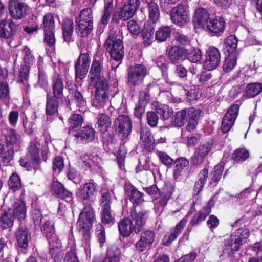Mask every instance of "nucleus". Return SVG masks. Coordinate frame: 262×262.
I'll return each mask as SVG.
<instances>
[{
  "label": "nucleus",
  "mask_w": 262,
  "mask_h": 262,
  "mask_svg": "<svg viewBox=\"0 0 262 262\" xmlns=\"http://www.w3.org/2000/svg\"><path fill=\"white\" fill-rule=\"evenodd\" d=\"M103 57L102 55H96L94 57L91 64L89 73L92 78H96L98 81L105 80L101 77V72L103 69Z\"/></svg>",
  "instance_id": "a878e982"
},
{
  "label": "nucleus",
  "mask_w": 262,
  "mask_h": 262,
  "mask_svg": "<svg viewBox=\"0 0 262 262\" xmlns=\"http://www.w3.org/2000/svg\"><path fill=\"white\" fill-rule=\"evenodd\" d=\"M75 21L78 36L80 37L87 36L93 28V15L91 8H86L80 11Z\"/></svg>",
  "instance_id": "423d86ee"
},
{
  "label": "nucleus",
  "mask_w": 262,
  "mask_h": 262,
  "mask_svg": "<svg viewBox=\"0 0 262 262\" xmlns=\"http://www.w3.org/2000/svg\"><path fill=\"white\" fill-rule=\"evenodd\" d=\"M95 96L92 101V105L98 108H104L109 103V97L111 94L110 88L106 80H101L96 83Z\"/></svg>",
  "instance_id": "6e6552de"
},
{
  "label": "nucleus",
  "mask_w": 262,
  "mask_h": 262,
  "mask_svg": "<svg viewBox=\"0 0 262 262\" xmlns=\"http://www.w3.org/2000/svg\"><path fill=\"white\" fill-rule=\"evenodd\" d=\"M41 27L43 29L44 32L55 30V21L52 13H47L44 15Z\"/></svg>",
  "instance_id": "6e6d98bb"
},
{
  "label": "nucleus",
  "mask_w": 262,
  "mask_h": 262,
  "mask_svg": "<svg viewBox=\"0 0 262 262\" xmlns=\"http://www.w3.org/2000/svg\"><path fill=\"white\" fill-rule=\"evenodd\" d=\"M147 4L149 19L153 23H156L160 18V12L159 8L155 0H145Z\"/></svg>",
  "instance_id": "e433bc0d"
},
{
  "label": "nucleus",
  "mask_w": 262,
  "mask_h": 262,
  "mask_svg": "<svg viewBox=\"0 0 262 262\" xmlns=\"http://www.w3.org/2000/svg\"><path fill=\"white\" fill-rule=\"evenodd\" d=\"M155 233L152 230H146L141 234L140 240L136 243V248L138 252H144L154 241Z\"/></svg>",
  "instance_id": "5701e85b"
},
{
  "label": "nucleus",
  "mask_w": 262,
  "mask_h": 262,
  "mask_svg": "<svg viewBox=\"0 0 262 262\" xmlns=\"http://www.w3.org/2000/svg\"><path fill=\"white\" fill-rule=\"evenodd\" d=\"M238 40L235 35L228 36L224 41L225 49L228 54H236L239 53L237 50Z\"/></svg>",
  "instance_id": "c03bdc74"
},
{
  "label": "nucleus",
  "mask_w": 262,
  "mask_h": 262,
  "mask_svg": "<svg viewBox=\"0 0 262 262\" xmlns=\"http://www.w3.org/2000/svg\"><path fill=\"white\" fill-rule=\"evenodd\" d=\"M74 137V140L77 143H88L95 139L96 132L91 126H84L75 132Z\"/></svg>",
  "instance_id": "a211bd4d"
},
{
  "label": "nucleus",
  "mask_w": 262,
  "mask_h": 262,
  "mask_svg": "<svg viewBox=\"0 0 262 262\" xmlns=\"http://www.w3.org/2000/svg\"><path fill=\"white\" fill-rule=\"evenodd\" d=\"M156 154L159 158L160 161L165 166L170 167L173 163V160L167 153L157 150Z\"/></svg>",
  "instance_id": "774afa93"
},
{
  "label": "nucleus",
  "mask_w": 262,
  "mask_h": 262,
  "mask_svg": "<svg viewBox=\"0 0 262 262\" xmlns=\"http://www.w3.org/2000/svg\"><path fill=\"white\" fill-rule=\"evenodd\" d=\"M262 91V85L259 83H251L247 85L244 96L246 98H253Z\"/></svg>",
  "instance_id": "8fccbe9b"
},
{
  "label": "nucleus",
  "mask_w": 262,
  "mask_h": 262,
  "mask_svg": "<svg viewBox=\"0 0 262 262\" xmlns=\"http://www.w3.org/2000/svg\"><path fill=\"white\" fill-rule=\"evenodd\" d=\"M20 136L17 134L14 129H10L6 135L5 146L12 148L13 150L17 147L20 142Z\"/></svg>",
  "instance_id": "79ce46f5"
},
{
  "label": "nucleus",
  "mask_w": 262,
  "mask_h": 262,
  "mask_svg": "<svg viewBox=\"0 0 262 262\" xmlns=\"http://www.w3.org/2000/svg\"><path fill=\"white\" fill-rule=\"evenodd\" d=\"M147 69L142 64H136L127 69L126 83L130 87L140 85L147 74Z\"/></svg>",
  "instance_id": "9d476101"
},
{
  "label": "nucleus",
  "mask_w": 262,
  "mask_h": 262,
  "mask_svg": "<svg viewBox=\"0 0 262 262\" xmlns=\"http://www.w3.org/2000/svg\"><path fill=\"white\" fill-rule=\"evenodd\" d=\"M123 35L120 30L111 29L108 36L104 43V47L109 52L111 58L118 64L112 68L115 71L121 63L124 56Z\"/></svg>",
  "instance_id": "f257e3e1"
},
{
  "label": "nucleus",
  "mask_w": 262,
  "mask_h": 262,
  "mask_svg": "<svg viewBox=\"0 0 262 262\" xmlns=\"http://www.w3.org/2000/svg\"><path fill=\"white\" fill-rule=\"evenodd\" d=\"M58 99L50 93L46 95V115L48 120H51L58 113L59 102Z\"/></svg>",
  "instance_id": "393cba45"
},
{
  "label": "nucleus",
  "mask_w": 262,
  "mask_h": 262,
  "mask_svg": "<svg viewBox=\"0 0 262 262\" xmlns=\"http://www.w3.org/2000/svg\"><path fill=\"white\" fill-rule=\"evenodd\" d=\"M81 160L82 161L83 164L85 167V169L87 168H91L93 166H98L101 161L100 158L96 155H89L85 154L81 157Z\"/></svg>",
  "instance_id": "de8ad7c7"
},
{
  "label": "nucleus",
  "mask_w": 262,
  "mask_h": 262,
  "mask_svg": "<svg viewBox=\"0 0 262 262\" xmlns=\"http://www.w3.org/2000/svg\"><path fill=\"white\" fill-rule=\"evenodd\" d=\"M187 219L183 218L174 227L170 230L169 233L166 234L162 240L163 244L165 246H169L172 242L176 240L183 230L187 223Z\"/></svg>",
  "instance_id": "4be33fe9"
},
{
  "label": "nucleus",
  "mask_w": 262,
  "mask_h": 262,
  "mask_svg": "<svg viewBox=\"0 0 262 262\" xmlns=\"http://www.w3.org/2000/svg\"><path fill=\"white\" fill-rule=\"evenodd\" d=\"M31 220L36 230H41L46 236L49 244L57 241L52 221L47 217H43L39 209H34L31 213Z\"/></svg>",
  "instance_id": "20e7f679"
},
{
  "label": "nucleus",
  "mask_w": 262,
  "mask_h": 262,
  "mask_svg": "<svg viewBox=\"0 0 262 262\" xmlns=\"http://www.w3.org/2000/svg\"><path fill=\"white\" fill-rule=\"evenodd\" d=\"M225 27V22L223 18L216 17L213 19H210L206 27L210 33L215 35L223 33Z\"/></svg>",
  "instance_id": "473e14b6"
},
{
  "label": "nucleus",
  "mask_w": 262,
  "mask_h": 262,
  "mask_svg": "<svg viewBox=\"0 0 262 262\" xmlns=\"http://www.w3.org/2000/svg\"><path fill=\"white\" fill-rule=\"evenodd\" d=\"M97 193V185L93 180H90L83 186L80 187L76 195L79 200L86 206H90Z\"/></svg>",
  "instance_id": "ddd939ff"
},
{
  "label": "nucleus",
  "mask_w": 262,
  "mask_h": 262,
  "mask_svg": "<svg viewBox=\"0 0 262 262\" xmlns=\"http://www.w3.org/2000/svg\"><path fill=\"white\" fill-rule=\"evenodd\" d=\"M140 5V0H125L122 7L113 15L112 21L118 24L120 20L125 21L132 17Z\"/></svg>",
  "instance_id": "0eeeda50"
},
{
  "label": "nucleus",
  "mask_w": 262,
  "mask_h": 262,
  "mask_svg": "<svg viewBox=\"0 0 262 262\" xmlns=\"http://www.w3.org/2000/svg\"><path fill=\"white\" fill-rule=\"evenodd\" d=\"M13 207V216L17 217L19 220L24 219L26 216V206L25 202L20 199H17L14 202Z\"/></svg>",
  "instance_id": "49530a36"
},
{
  "label": "nucleus",
  "mask_w": 262,
  "mask_h": 262,
  "mask_svg": "<svg viewBox=\"0 0 262 262\" xmlns=\"http://www.w3.org/2000/svg\"><path fill=\"white\" fill-rule=\"evenodd\" d=\"M15 236L18 246L24 249H27L31 239L28 229L25 226L20 225L16 231Z\"/></svg>",
  "instance_id": "c756f323"
},
{
  "label": "nucleus",
  "mask_w": 262,
  "mask_h": 262,
  "mask_svg": "<svg viewBox=\"0 0 262 262\" xmlns=\"http://www.w3.org/2000/svg\"><path fill=\"white\" fill-rule=\"evenodd\" d=\"M146 192L153 198L154 210L157 214L160 215L163 211L171 198L173 189L171 187H165L161 190L156 185L144 188Z\"/></svg>",
  "instance_id": "7ed1b4c3"
},
{
  "label": "nucleus",
  "mask_w": 262,
  "mask_h": 262,
  "mask_svg": "<svg viewBox=\"0 0 262 262\" xmlns=\"http://www.w3.org/2000/svg\"><path fill=\"white\" fill-rule=\"evenodd\" d=\"M51 84L53 97L60 99L63 95V83L60 75L55 71L51 78Z\"/></svg>",
  "instance_id": "bb28decb"
},
{
  "label": "nucleus",
  "mask_w": 262,
  "mask_h": 262,
  "mask_svg": "<svg viewBox=\"0 0 262 262\" xmlns=\"http://www.w3.org/2000/svg\"><path fill=\"white\" fill-rule=\"evenodd\" d=\"M12 211L4 212L0 217V227L6 229L12 227L14 223V216L12 215Z\"/></svg>",
  "instance_id": "864d4df0"
},
{
  "label": "nucleus",
  "mask_w": 262,
  "mask_h": 262,
  "mask_svg": "<svg viewBox=\"0 0 262 262\" xmlns=\"http://www.w3.org/2000/svg\"><path fill=\"white\" fill-rule=\"evenodd\" d=\"M90 54L88 47L80 49V55L74 62L76 79L82 80L86 77L91 62Z\"/></svg>",
  "instance_id": "1a4fd4ad"
},
{
  "label": "nucleus",
  "mask_w": 262,
  "mask_h": 262,
  "mask_svg": "<svg viewBox=\"0 0 262 262\" xmlns=\"http://www.w3.org/2000/svg\"><path fill=\"white\" fill-rule=\"evenodd\" d=\"M168 57L172 62L183 60L186 57L185 50L177 46L171 47L168 51Z\"/></svg>",
  "instance_id": "a19ab883"
},
{
  "label": "nucleus",
  "mask_w": 262,
  "mask_h": 262,
  "mask_svg": "<svg viewBox=\"0 0 262 262\" xmlns=\"http://www.w3.org/2000/svg\"><path fill=\"white\" fill-rule=\"evenodd\" d=\"M214 205V202L212 198H211L209 201L207 205L194 214L193 218L190 221V224L191 226H195L198 225L200 222L204 221L207 216L211 213V207H213Z\"/></svg>",
  "instance_id": "2f4dec72"
},
{
  "label": "nucleus",
  "mask_w": 262,
  "mask_h": 262,
  "mask_svg": "<svg viewBox=\"0 0 262 262\" xmlns=\"http://www.w3.org/2000/svg\"><path fill=\"white\" fill-rule=\"evenodd\" d=\"M249 235V231L246 229L236 230L228 238L225 240V245L234 246L235 250H239L240 245L246 242Z\"/></svg>",
  "instance_id": "6ab92c4d"
},
{
  "label": "nucleus",
  "mask_w": 262,
  "mask_h": 262,
  "mask_svg": "<svg viewBox=\"0 0 262 262\" xmlns=\"http://www.w3.org/2000/svg\"><path fill=\"white\" fill-rule=\"evenodd\" d=\"M8 9L11 18L14 20L25 18L31 11L30 7L22 0H9Z\"/></svg>",
  "instance_id": "9b49d317"
},
{
  "label": "nucleus",
  "mask_w": 262,
  "mask_h": 262,
  "mask_svg": "<svg viewBox=\"0 0 262 262\" xmlns=\"http://www.w3.org/2000/svg\"><path fill=\"white\" fill-rule=\"evenodd\" d=\"M114 127L119 138L121 140H125L131 133L132 120L126 115H120L114 121Z\"/></svg>",
  "instance_id": "4468645a"
},
{
  "label": "nucleus",
  "mask_w": 262,
  "mask_h": 262,
  "mask_svg": "<svg viewBox=\"0 0 262 262\" xmlns=\"http://www.w3.org/2000/svg\"><path fill=\"white\" fill-rule=\"evenodd\" d=\"M19 28V24L12 18L0 20V37L5 39H14Z\"/></svg>",
  "instance_id": "2eb2a0df"
},
{
  "label": "nucleus",
  "mask_w": 262,
  "mask_h": 262,
  "mask_svg": "<svg viewBox=\"0 0 262 262\" xmlns=\"http://www.w3.org/2000/svg\"><path fill=\"white\" fill-rule=\"evenodd\" d=\"M25 66L30 67L34 63L35 58L31 53L30 49L25 47L20 51Z\"/></svg>",
  "instance_id": "e2e57ef3"
},
{
  "label": "nucleus",
  "mask_w": 262,
  "mask_h": 262,
  "mask_svg": "<svg viewBox=\"0 0 262 262\" xmlns=\"http://www.w3.org/2000/svg\"><path fill=\"white\" fill-rule=\"evenodd\" d=\"M61 25L63 39L66 42L69 43L72 40L74 30L73 20L66 17L62 20Z\"/></svg>",
  "instance_id": "72a5a7b5"
},
{
  "label": "nucleus",
  "mask_w": 262,
  "mask_h": 262,
  "mask_svg": "<svg viewBox=\"0 0 262 262\" xmlns=\"http://www.w3.org/2000/svg\"><path fill=\"white\" fill-rule=\"evenodd\" d=\"M119 233L124 237H128L133 232L138 234L136 228L129 218H124L118 223Z\"/></svg>",
  "instance_id": "7c9ffc66"
},
{
  "label": "nucleus",
  "mask_w": 262,
  "mask_h": 262,
  "mask_svg": "<svg viewBox=\"0 0 262 262\" xmlns=\"http://www.w3.org/2000/svg\"><path fill=\"white\" fill-rule=\"evenodd\" d=\"M49 244L50 245V254L54 261H60L63 256V251L61 248L60 241L57 239V241Z\"/></svg>",
  "instance_id": "4c0bfd02"
},
{
  "label": "nucleus",
  "mask_w": 262,
  "mask_h": 262,
  "mask_svg": "<svg viewBox=\"0 0 262 262\" xmlns=\"http://www.w3.org/2000/svg\"><path fill=\"white\" fill-rule=\"evenodd\" d=\"M140 140L143 143L144 148L148 151L151 152L154 150L155 142L153 136L148 128L141 129Z\"/></svg>",
  "instance_id": "f704fd0d"
},
{
  "label": "nucleus",
  "mask_w": 262,
  "mask_h": 262,
  "mask_svg": "<svg viewBox=\"0 0 262 262\" xmlns=\"http://www.w3.org/2000/svg\"><path fill=\"white\" fill-rule=\"evenodd\" d=\"M224 170V165L220 163L216 165L213 168V171L210 174L209 185L211 187L216 186L218 182L222 177V175Z\"/></svg>",
  "instance_id": "09e8293b"
},
{
  "label": "nucleus",
  "mask_w": 262,
  "mask_h": 262,
  "mask_svg": "<svg viewBox=\"0 0 262 262\" xmlns=\"http://www.w3.org/2000/svg\"><path fill=\"white\" fill-rule=\"evenodd\" d=\"M172 29L169 26H163L156 32V39L160 42L165 41L171 36Z\"/></svg>",
  "instance_id": "5fc2aeb1"
},
{
  "label": "nucleus",
  "mask_w": 262,
  "mask_h": 262,
  "mask_svg": "<svg viewBox=\"0 0 262 262\" xmlns=\"http://www.w3.org/2000/svg\"><path fill=\"white\" fill-rule=\"evenodd\" d=\"M97 125L101 133H105L111 126L109 117L105 114H99L97 116Z\"/></svg>",
  "instance_id": "3c124183"
},
{
  "label": "nucleus",
  "mask_w": 262,
  "mask_h": 262,
  "mask_svg": "<svg viewBox=\"0 0 262 262\" xmlns=\"http://www.w3.org/2000/svg\"><path fill=\"white\" fill-rule=\"evenodd\" d=\"M249 156V151L246 149L238 148L232 154V159L237 163H241L245 161Z\"/></svg>",
  "instance_id": "0e129e2a"
},
{
  "label": "nucleus",
  "mask_w": 262,
  "mask_h": 262,
  "mask_svg": "<svg viewBox=\"0 0 262 262\" xmlns=\"http://www.w3.org/2000/svg\"><path fill=\"white\" fill-rule=\"evenodd\" d=\"M213 144L209 142L199 144L194 149V152L190 159L191 164L199 166L202 164L207 159L208 156L212 153Z\"/></svg>",
  "instance_id": "f8f14e48"
},
{
  "label": "nucleus",
  "mask_w": 262,
  "mask_h": 262,
  "mask_svg": "<svg viewBox=\"0 0 262 262\" xmlns=\"http://www.w3.org/2000/svg\"><path fill=\"white\" fill-rule=\"evenodd\" d=\"M95 219V211L91 206H86L80 213L77 228L83 234L82 245L85 251L90 250L91 234L90 230Z\"/></svg>",
  "instance_id": "f03ea898"
},
{
  "label": "nucleus",
  "mask_w": 262,
  "mask_h": 262,
  "mask_svg": "<svg viewBox=\"0 0 262 262\" xmlns=\"http://www.w3.org/2000/svg\"><path fill=\"white\" fill-rule=\"evenodd\" d=\"M221 54L219 50L211 47L206 51L204 66L208 70L215 69L220 64Z\"/></svg>",
  "instance_id": "aec40b11"
},
{
  "label": "nucleus",
  "mask_w": 262,
  "mask_h": 262,
  "mask_svg": "<svg viewBox=\"0 0 262 262\" xmlns=\"http://www.w3.org/2000/svg\"><path fill=\"white\" fill-rule=\"evenodd\" d=\"M100 217L104 224H113L115 221L111 207L101 208Z\"/></svg>",
  "instance_id": "680f3d73"
},
{
  "label": "nucleus",
  "mask_w": 262,
  "mask_h": 262,
  "mask_svg": "<svg viewBox=\"0 0 262 262\" xmlns=\"http://www.w3.org/2000/svg\"><path fill=\"white\" fill-rule=\"evenodd\" d=\"M69 133L74 130L77 127L81 125L83 122V118L81 115L74 114L71 116L68 120Z\"/></svg>",
  "instance_id": "69168bd1"
},
{
  "label": "nucleus",
  "mask_w": 262,
  "mask_h": 262,
  "mask_svg": "<svg viewBox=\"0 0 262 262\" xmlns=\"http://www.w3.org/2000/svg\"><path fill=\"white\" fill-rule=\"evenodd\" d=\"M40 144L36 140L32 141L28 147V152L26 156L21 157L19 163L21 166L28 171H41L40 159L39 156Z\"/></svg>",
  "instance_id": "39448f33"
},
{
  "label": "nucleus",
  "mask_w": 262,
  "mask_h": 262,
  "mask_svg": "<svg viewBox=\"0 0 262 262\" xmlns=\"http://www.w3.org/2000/svg\"><path fill=\"white\" fill-rule=\"evenodd\" d=\"M130 216L135 222V226L139 233L143 229L148 218L147 212H137L135 207H133L130 210Z\"/></svg>",
  "instance_id": "cd10ccee"
},
{
  "label": "nucleus",
  "mask_w": 262,
  "mask_h": 262,
  "mask_svg": "<svg viewBox=\"0 0 262 262\" xmlns=\"http://www.w3.org/2000/svg\"><path fill=\"white\" fill-rule=\"evenodd\" d=\"M238 56V55L236 54H228L223 64V69L225 72H229L235 67Z\"/></svg>",
  "instance_id": "13d9d810"
},
{
  "label": "nucleus",
  "mask_w": 262,
  "mask_h": 262,
  "mask_svg": "<svg viewBox=\"0 0 262 262\" xmlns=\"http://www.w3.org/2000/svg\"><path fill=\"white\" fill-rule=\"evenodd\" d=\"M122 253L120 248L116 245H112L108 248L104 262H120Z\"/></svg>",
  "instance_id": "58836bf2"
},
{
  "label": "nucleus",
  "mask_w": 262,
  "mask_h": 262,
  "mask_svg": "<svg viewBox=\"0 0 262 262\" xmlns=\"http://www.w3.org/2000/svg\"><path fill=\"white\" fill-rule=\"evenodd\" d=\"M154 28L146 27L142 33L143 44L145 47L150 46L154 41Z\"/></svg>",
  "instance_id": "052dcab7"
},
{
  "label": "nucleus",
  "mask_w": 262,
  "mask_h": 262,
  "mask_svg": "<svg viewBox=\"0 0 262 262\" xmlns=\"http://www.w3.org/2000/svg\"><path fill=\"white\" fill-rule=\"evenodd\" d=\"M155 111L163 120L169 119L173 114L172 108L166 104H159Z\"/></svg>",
  "instance_id": "603ef678"
},
{
  "label": "nucleus",
  "mask_w": 262,
  "mask_h": 262,
  "mask_svg": "<svg viewBox=\"0 0 262 262\" xmlns=\"http://www.w3.org/2000/svg\"><path fill=\"white\" fill-rule=\"evenodd\" d=\"M239 108V104H234L230 106L224 115L221 127V131L223 133H226L230 130L237 117Z\"/></svg>",
  "instance_id": "f3484780"
},
{
  "label": "nucleus",
  "mask_w": 262,
  "mask_h": 262,
  "mask_svg": "<svg viewBox=\"0 0 262 262\" xmlns=\"http://www.w3.org/2000/svg\"><path fill=\"white\" fill-rule=\"evenodd\" d=\"M125 191L129 200L134 204L140 205L144 202V194L132 184H125Z\"/></svg>",
  "instance_id": "c85d7f7f"
},
{
  "label": "nucleus",
  "mask_w": 262,
  "mask_h": 262,
  "mask_svg": "<svg viewBox=\"0 0 262 262\" xmlns=\"http://www.w3.org/2000/svg\"><path fill=\"white\" fill-rule=\"evenodd\" d=\"M103 13L100 20V24L105 27L107 25L113 8V2L112 0H105Z\"/></svg>",
  "instance_id": "a18cd8bd"
},
{
  "label": "nucleus",
  "mask_w": 262,
  "mask_h": 262,
  "mask_svg": "<svg viewBox=\"0 0 262 262\" xmlns=\"http://www.w3.org/2000/svg\"><path fill=\"white\" fill-rule=\"evenodd\" d=\"M188 7L182 4H179L170 11V18L172 23L179 26L185 25L189 19Z\"/></svg>",
  "instance_id": "dca6fc26"
},
{
  "label": "nucleus",
  "mask_w": 262,
  "mask_h": 262,
  "mask_svg": "<svg viewBox=\"0 0 262 262\" xmlns=\"http://www.w3.org/2000/svg\"><path fill=\"white\" fill-rule=\"evenodd\" d=\"M51 192L53 194L59 198L65 200L68 203L73 202V196L71 192L67 190L63 185L58 181L53 182L51 187Z\"/></svg>",
  "instance_id": "b1692460"
},
{
  "label": "nucleus",
  "mask_w": 262,
  "mask_h": 262,
  "mask_svg": "<svg viewBox=\"0 0 262 262\" xmlns=\"http://www.w3.org/2000/svg\"><path fill=\"white\" fill-rule=\"evenodd\" d=\"M69 92L72 95V100L77 107L81 108L86 106V100L79 90L76 89L72 91H69Z\"/></svg>",
  "instance_id": "4d7b16f0"
},
{
  "label": "nucleus",
  "mask_w": 262,
  "mask_h": 262,
  "mask_svg": "<svg viewBox=\"0 0 262 262\" xmlns=\"http://www.w3.org/2000/svg\"><path fill=\"white\" fill-rule=\"evenodd\" d=\"M192 113L194 114L193 116L196 117L200 115V110L189 107L177 112L174 116V125L179 127L183 126Z\"/></svg>",
  "instance_id": "412c9836"
},
{
  "label": "nucleus",
  "mask_w": 262,
  "mask_h": 262,
  "mask_svg": "<svg viewBox=\"0 0 262 262\" xmlns=\"http://www.w3.org/2000/svg\"><path fill=\"white\" fill-rule=\"evenodd\" d=\"M188 160L183 157H181L176 159L173 163L174 164L173 177L175 179H178L179 177L185 171V169L189 165Z\"/></svg>",
  "instance_id": "37998d69"
},
{
  "label": "nucleus",
  "mask_w": 262,
  "mask_h": 262,
  "mask_svg": "<svg viewBox=\"0 0 262 262\" xmlns=\"http://www.w3.org/2000/svg\"><path fill=\"white\" fill-rule=\"evenodd\" d=\"M8 184L9 188L13 191L19 190L22 186L20 178L16 172H13L11 175Z\"/></svg>",
  "instance_id": "bf43d9fd"
},
{
  "label": "nucleus",
  "mask_w": 262,
  "mask_h": 262,
  "mask_svg": "<svg viewBox=\"0 0 262 262\" xmlns=\"http://www.w3.org/2000/svg\"><path fill=\"white\" fill-rule=\"evenodd\" d=\"M157 64L162 70V75L164 78L166 82L170 84H173L175 82H172L168 77V74L166 71L167 69L168 64L165 62V58L163 56H160L157 61Z\"/></svg>",
  "instance_id": "338daca9"
},
{
  "label": "nucleus",
  "mask_w": 262,
  "mask_h": 262,
  "mask_svg": "<svg viewBox=\"0 0 262 262\" xmlns=\"http://www.w3.org/2000/svg\"><path fill=\"white\" fill-rule=\"evenodd\" d=\"M14 150L12 148L5 146L3 141H0V158L4 165L10 163L13 158Z\"/></svg>",
  "instance_id": "ea45409f"
},
{
  "label": "nucleus",
  "mask_w": 262,
  "mask_h": 262,
  "mask_svg": "<svg viewBox=\"0 0 262 262\" xmlns=\"http://www.w3.org/2000/svg\"><path fill=\"white\" fill-rule=\"evenodd\" d=\"M209 20V15L206 9L198 8L195 10L193 22L198 25V27H206Z\"/></svg>",
  "instance_id": "c9c22d12"
}]
</instances>
